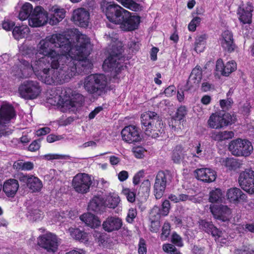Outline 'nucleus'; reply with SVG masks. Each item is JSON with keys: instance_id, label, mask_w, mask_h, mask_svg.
<instances>
[{"instance_id": "1", "label": "nucleus", "mask_w": 254, "mask_h": 254, "mask_svg": "<svg viewBox=\"0 0 254 254\" xmlns=\"http://www.w3.org/2000/svg\"><path fill=\"white\" fill-rule=\"evenodd\" d=\"M80 43H84V47L78 50V53H82V56L72 59V61L60 60L56 67L52 65V62L47 61L46 57L39 58L33 64H30L26 60L21 61L22 73L19 78H26L33 73L39 80L48 85L62 84L68 82L76 72H85L90 68L92 64L87 57L92 51V45L86 35H81L79 38Z\"/></svg>"}, {"instance_id": "2", "label": "nucleus", "mask_w": 254, "mask_h": 254, "mask_svg": "<svg viewBox=\"0 0 254 254\" xmlns=\"http://www.w3.org/2000/svg\"><path fill=\"white\" fill-rule=\"evenodd\" d=\"M84 34H78L76 37V43H72L65 36L60 34H53L40 41L36 47L38 53L46 57L47 61L50 59L52 65L56 67L59 64L58 61L72 59L82 56V53H78L77 49L81 51L85 47L84 43L79 42V38Z\"/></svg>"}, {"instance_id": "3", "label": "nucleus", "mask_w": 254, "mask_h": 254, "mask_svg": "<svg viewBox=\"0 0 254 254\" xmlns=\"http://www.w3.org/2000/svg\"><path fill=\"white\" fill-rule=\"evenodd\" d=\"M84 97L76 91L67 88L62 90L60 94H57L50 97L48 102L57 106L62 112H74L84 104Z\"/></svg>"}, {"instance_id": "4", "label": "nucleus", "mask_w": 254, "mask_h": 254, "mask_svg": "<svg viewBox=\"0 0 254 254\" xmlns=\"http://www.w3.org/2000/svg\"><path fill=\"white\" fill-rule=\"evenodd\" d=\"M83 84L84 89L88 94L94 98H98L106 92L107 78L103 74H90L84 79Z\"/></svg>"}, {"instance_id": "5", "label": "nucleus", "mask_w": 254, "mask_h": 254, "mask_svg": "<svg viewBox=\"0 0 254 254\" xmlns=\"http://www.w3.org/2000/svg\"><path fill=\"white\" fill-rule=\"evenodd\" d=\"M141 122L142 128L147 135L152 138L159 136L163 124L156 113L151 111L144 113L141 115Z\"/></svg>"}, {"instance_id": "6", "label": "nucleus", "mask_w": 254, "mask_h": 254, "mask_svg": "<svg viewBox=\"0 0 254 254\" xmlns=\"http://www.w3.org/2000/svg\"><path fill=\"white\" fill-rule=\"evenodd\" d=\"M101 8L105 13L107 18L111 22L115 24H119L123 21L125 12L128 11L114 3L102 1L101 2Z\"/></svg>"}, {"instance_id": "7", "label": "nucleus", "mask_w": 254, "mask_h": 254, "mask_svg": "<svg viewBox=\"0 0 254 254\" xmlns=\"http://www.w3.org/2000/svg\"><path fill=\"white\" fill-rule=\"evenodd\" d=\"M42 87L37 81L28 80L22 83L18 87L19 96L26 100L37 98L42 91Z\"/></svg>"}, {"instance_id": "8", "label": "nucleus", "mask_w": 254, "mask_h": 254, "mask_svg": "<svg viewBox=\"0 0 254 254\" xmlns=\"http://www.w3.org/2000/svg\"><path fill=\"white\" fill-rule=\"evenodd\" d=\"M236 120V116L234 115H232L228 113L222 114L216 112L210 115L207 124L211 128L219 129L234 124Z\"/></svg>"}, {"instance_id": "9", "label": "nucleus", "mask_w": 254, "mask_h": 254, "mask_svg": "<svg viewBox=\"0 0 254 254\" xmlns=\"http://www.w3.org/2000/svg\"><path fill=\"white\" fill-rule=\"evenodd\" d=\"M228 148L231 153L236 156H248L253 150L251 142L241 138L232 140Z\"/></svg>"}, {"instance_id": "10", "label": "nucleus", "mask_w": 254, "mask_h": 254, "mask_svg": "<svg viewBox=\"0 0 254 254\" xmlns=\"http://www.w3.org/2000/svg\"><path fill=\"white\" fill-rule=\"evenodd\" d=\"M91 176L86 173H78L72 180V187L75 192L85 194L90 190L92 184Z\"/></svg>"}, {"instance_id": "11", "label": "nucleus", "mask_w": 254, "mask_h": 254, "mask_svg": "<svg viewBox=\"0 0 254 254\" xmlns=\"http://www.w3.org/2000/svg\"><path fill=\"white\" fill-rule=\"evenodd\" d=\"M172 176L168 172L159 171L156 175L154 185V193L156 199L161 198L167 185L171 182Z\"/></svg>"}, {"instance_id": "12", "label": "nucleus", "mask_w": 254, "mask_h": 254, "mask_svg": "<svg viewBox=\"0 0 254 254\" xmlns=\"http://www.w3.org/2000/svg\"><path fill=\"white\" fill-rule=\"evenodd\" d=\"M124 58L120 53L111 54L104 62L103 68L105 71L115 72L117 76L123 69Z\"/></svg>"}, {"instance_id": "13", "label": "nucleus", "mask_w": 254, "mask_h": 254, "mask_svg": "<svg viewBox=\"0 0 254 254\" xmlns=\"http://www.w3.org/2000/svg\"><path fill=\"white\" fill-rule=\"evenodd\" d=\"M60 239L50 232L40 235L38 238V244L49 253H55L58 250L60 245Z\"/></svg>"}, {"instance_id": "14", "label": "nucleus", "mask_w": 254, "mask_h": 254, "mask_svg": "<svg viewBox=\"0 0 254 254\" xmlns=\"http://www.w3.org/2000/svg\"><path fill=\"white\" fill-rule=\"evenodd\" d=\"M19 53L23 56L22 59H19L20 63V69L14 73L15 76L19 78V76L22 73L21 63V61L26 60L29 62L30 64H33L36 60H38L36 56L35 47L31 45H27L26 43H23L19 47Z\"/></svg>"}, {"instance_id": "15", "label": "nucleus", "mask_w": 254, "mask_h": 254, "mask_svg": "<svg viewBox=\"0 0 254 254\" xmlns=\"http://www.w3.org/2000/svg\"><path fill=\"white\" fill-rule=\"evenodd\" d=\"M239 183L241 188L249 193H254V171L247 169L241 172L239 177Z\"/></svg>"}, {"instance_id": "16", "label": "nucleus", "mask_w": 254, "mask_h": 254, "mask_svg": "<svg viewBox=\"0 0 254 254\" xmlns=\"http://www.w3.org/2000/svg\"><path fill=\"white\" fill-rule=\"evenodd\" d=\"M48 14L41 6H36L28 19L29 25L37 27L45 24L48 21Z\"/></svg>"}, {"instance_id": "17", "label": "nucleus", "mask_w": 254, "mask_h": 254, "mask_svg": "<svg viewBox=\"0 0 254 254\" xmlns=\"http://www.w3.org/2000/svg\"><path fill=\"white\" fill-rule=\"evenodd\" d=\"M199 227L206 233L210 234L216 240L219 239L220 242L223 244H225V242L222 241L226 240L228 238V235L225 232L220 231L214 226L211 222L201 220L199 222Z\"/></svg>"}, {"instance_id": "18", "label": "nucleus", "mask_w": 254, "mask_h": 254, "mask_svg": "<svg viewBox=\"0 0 254 254\" xmlns=\"http://www.w3.org/2000/svg\"><path fill=\"white\" fill-rule=\"evenodd\" d=\"M210 210L215 219L223 222L229 221L231 218V209L227 205L212 204Z\"/></svg>"}, {"instance_id": "19", "label": "nucleus", "mask_w": 254, "mask_h": 254, "mask_svg": "<svg viewBox=\"0 0 254 254\" xmlns=\"http://www.w3.org/2000/svg\"><path fill=\"white\" fill-rule=\"evenodd\" d=\"M16 117L13 107L8 103H3L0 109V127H5Z\"/></svg>"}, {"instance_id": "20", "label": "nucleus", "mask_w": 254, "mask_h": 254, "mask_svg": "<svg viewBox=\"0 0 254 254\" xmlns=\"http://www.w3.org/2000/svg\"><path fill=\"white\" fill-rule=\"evenodd\" d=\"M130 12H125L123 21L120 23L121 28L126 31H131L137 29L140 22V17L138 15H131Z\"/></svg>"}, {"instance_id": "21", "label": "nucleus", "mask_w": 254, "mask_h": 254, "mask_svg": "<svg viewBox=\"0 0 254 254\" xmlns=\"http://www.w3.org/2000/svg\"><path fill=\"white\" fill-rule=\"evenodd\" d=\"M123 140L129 143L139 142L141 140L138 129L134 126L125 127L121 132Z\"/></svg>"}, {"instance_id": "22", "label": "nucleus", "mask_w": 254, "mask_h": 254, "mask_svg": "<svg viewBox=\"0 0 254 254\" xmlns=\"http://www.w3.org/2000/svg\"><path fill=\"white\" fill-rule=\"evenodd\" d=\"M237 68V64L234 61L227 62L224 64L222 59H219L216 62L215 70L217 74L228 76Z\"/></svg>"}, {"instance_id": "23", "label": "nucleus", "mask_w": 254, "mask_h": 254, "mask_svg": "<svg viewBox=\"0 0 254 254\" xmlns=\"http://www.w3.org/2000/svg\"><path fill=\"white\" fill-rule=\"evenodd\" d=\"M90 14L88 10L84 8H79L74 10L73 19L76 24L82 27L88 25Z\"/></svg>"}, {"instance_id": "24", "label": "nucleus", "mask_w": 254, "mask_h": 254, "mask_svg": "<svg viewBox=\"0 0 254 254\" xmlns=\"http://www.w3.org/2000/svg\"><path fill=\"white\" fill-rule=\"evenodd\" d=\"M253 6L248 2L246 5L240 6L237 10L239 20L243 24H250L252 22Z\"/></svg>"}, {"instance_id": "25", "label": "nucleus", "mask_w": 254, "mask_h": 254, "mask_svg": "<svg viewBox=\"0 0 254 254\" xmlns=\"http://www.w3.org/2000/svg\"><path fill=\"white\" fill-rule=\"evenodd\" d=\"M227 199L231 203L238 204L246 200V195L239 188H232L227 190L226 194Z\"/></svg>"}, {"instance_id": "26", "label": "nucleus", "mask_w": 254, "mask_h": 254, "mask_svg": "<svg viewBox=\"0 0 254 254\" xmlns=\"http://www.w3.org/2000/svg\"><path fill=\"white\" fill-rule=\"evenodd\" d=\"M123 225L122 219L116 216H109L103 222V228L108 232H112L120 229Z\"/></svg>"}, {"instance_id": "27", "label": "nucleus", "mask_w": 254, "mask_h": 254, "mask_svg": "<svg viewBox=\"0 0 254 254\" xmlns=\"http://www.w3.org/2000/svg\"><path fill=\"white\" fill-rule=\"evenodd\" d=\"M104 207L115 209L121 202V198L115 191H111L105 193L103 197Z\"/></svg>"}, {"instance_id": "28", "label": "nucleus", "mask_w": 254, "mask_h": 254, "mask_svg": "<svg viewBox=\"0 0 254 254\" xmlns=\"http://www.w3.org/2000/svg\"><path fill=\"white\" fill-rule=\"evenodd\" d=\"M220 41L221 46L225 51L231 52L234 50L235 45L234 44L233 34L231 31L229 30L224 31Z\"/></svg>"}, {"instance_id": "29", "label": "nucleus", "mask_w": 254, "mask_h": 254, "mask_svg": "<svg viewBox=\"0 0 254 254\" xmlns=\"http://www.w3.org/2000/svg\"><path fill=\"white\" fill-rule=\"evenodd\" d=\"M196 177L202 182L210 183L216 179V173L209 168H201L195 171Z\"/></svg>"}, {"instance_id": "30", "label": "nucleus", "mask_w": 254, "mask_h": 254, "mask_svg": "<svg viewBox=\"0 0 254 254\" xmlns=\"http://www.w3.org/2000/svg\"><path fill=\"white\" fill-rule=\"evenodd\" d=\"M19 185L18 181L14 179L6 180L3 185V191L8 197H13L17 191Z\"/></svg>"}, {"instance_id": "31", "label": "nucleus", "mask_w": 254, "mask_h": 254, "mask_svg": "<svg viewBox=\"0 0 254 254\" xmlns=\"http://www.w3.org/2000/svg\"><path fill=\"white\" fill-rule=\"evenodd\" d=\"M104 209L103 196L100 195H94L90 200L88 205V209L89 210L98 213L103 212Z\"/></svg>"}, {"instance_id": "32", "label": "nucleus", "mask_w": 254, "mask_h": 254, "mask_svg": "<svg viewBox=\"0 0 254 254\" xmlns=\"http://www.w3.org/2000/svg\"><path fill=\"white\" fill-rule=\"evenodd\" d=\"M202 71L201 67L196 65L193 68L190 75L188 84L191 87L198 86L202 79Z\"/></svg>"}, {"instance_id": "33", "label": "nucleus", "mask_w": 254, "mask_h": 254, "mask_svg": "<svg viewBox=\"0 0 254 254\" xmlns=\"http://www.w3.org/2000/svg\"><path fill=\"white\" fill-rule=\"evenodd\" d=\"M172 160L175 163H180L186 161L188 158L187 150L181 145H177L173 149L172 154Z\"/></svg>"}, {"instance_id": "34", "label": "nucleus", "mask_w": 254, "mask_h": 254, "mask_svg": "<svg viewBox=\"0 0 254 254\" xmlns=\"http://www.w3.org/2000/svg\"><path fill=\"white\" fill-rule=\"evenodd\" d=\"M80 219L91 228H96L101 224L99 218L91 213H86L81 215L80 216Z\"/></svg>"}, {"instance_id": "35", "label": "nucleus", "mask_w": 254, "mask_h": 254, "mask_svg": "<svg viewBox=\"0 0 254 254\" xmlns=\"http://www.w3.org/2000/svg\"><path fill=\"white\" fill-rule=\"evenodd\" d=\"M70 236L74 240L86 244L88 242V234L77 228L71 227L68 230Z\"/></svg>"}, {"instance_id": "36", "label": "nucleus", "mask_w": 254, "mask_h": 254, "mask_svg": "<svg viewBox=\"0 0 254 254\" xmlns=\"http://www.w3.org/2000/svg\"><path fill=\"white\" fill-rule=\"evenodd\" d=\"M235 133L233 131H213L211 133V138L218 142H222L234 137Z\"/></svg>"}, {"instance_id": "37", "label": "nucleus", "mask_w": 254, "mask_h": 254, "mask_svg": "<svg viewBox=\"0 0 254 254\" xmlns=\"http://www.w3.org/2000/svg\"><path fill=\"white\" fill-rule=\"evenodd\" d=\"M53 13L49 19V23L51 25H56L65 17V10L64 8H53Z\"/></svg>"}, {"instance_id": "38", "label": "nucleus", "mask_w": 254, "mask_h": 254, "mask_svg": "<svg viewBox=\"0 0 254 254\" xmlns=\"http://www.w3.org/2000/svg\"><path fill=\"white\" fill-rule=\"evenodd\" d=\"M29 28L26 25L16 26L13 28L12 34L15 39L26 37L29 34Z\"/></svg>"}, {"instance_id": "39", "label": "nucleus", "mask_w": 254, "mask_h": 254, "mask_svg": "<svg viewBox=\"0 0 254 254\" xmlns=\"http://www.w3.org/2000/svg\"><path fill=\"white\" fill-rule=\"evenodd\" d=\"M32 5L29 2H25L22 6L18 17L20 20H24L30 17L33 11Z\"/></svg>"}, {"instance_id": "40", "label": "nucleus", "mask_w": 254, "mask_h": 254, "mask_svg": "<svg viewBox=\"0 0 254 254\" xmlns=\"http://www.w3.org/2000/svg\"><path fill=\"white\" fill-rule=\"evenodd\" d=\"M126 8L132 11L138 12L143 10V6L133 0H117Z\"/></svg>"}, {"instance_id": "41", "label": "nucleus", "mask_w": 254, "mask_h": 254, "mask_svg": "<svg viewBox=\"0 0 254 254\" xmlns=\"http://www.w3.org/2000/svg\"><path fill=\"white\" fill-rule=\"evenodd\" d=\"M27 187L33 192H39L43 188V184L38 177L32 175Z\"/></svg>"}, {"instance_id": "42", "label": "nucleus", "mask_w": 254, "mask_h": 254, "mask_svg": "<svg viewBox=\"0 0 254 254\" xmlns=\"http://www.w3.org/2000/svg\"><path fill=\"white\" fill-rule=\"evenodd\" d=\"M224 199V193L220 189H215L209 192V200L212 203L222 202Z\"/></svg>"}, {"instance_id": "43", "label": "nucleus", "mask_w": 254, "mask_h": 254, "mask_svg": "<svg viewBox=\"0 0 254 254\" xmlns=\"http://www.w3.org/2000/svg\"><path fill=\"white\" fill-rule=\"evenodd\" d=\"M34 166L32 162L20 160L14 163L13 168L18 171H28L32 170L34 168Z\"/></svg>"}, {"instance_id": "44", "label": "nucleus", "mask_w": 254, "mask_h": 254, "mask_svg": "<svg viewBox=\"0 0 254 254\" xmlns=\"http://www.w3.org/2000/svg\"><path fill=\"white\" fill-rule=\"evenodd\" d=\"M207 37L206 34H201L196 37L194 50L197 53H201L203 51Z\"/></svg>"}, {"instance_id": "45", "label": "nucleus", "mask_w": 254, "mask_h": 254, "mask_svg": "<svg viewBox=\"0 0 254 254\" xmlns=\"http://www.w3.org/2000/svg\"><path fill=\"white\" fill-rule=\"evenodd\" d=\"M43 215V213L39 209L32 207L28 208L27 216L30 220L33 221L40 220L42 218Z\"/></svg>"}, {"instance_id": "46", "label": "nucleus", "mask_w": 254, "mask_h": 254, "mask_svg": "<svg viewBox=\"0 0 254 254\" xmlns=\"http://www.w3.org/2000/svg\"><path fill=\"white\" fill-rule=\"evenodd\" d=\"M41 157L45 160L52 161L53 160H64L69 159L70 156L67 155H62L59 154H47L41 156Z\"/></svg>"}, {"instance_id": "47", "label": "nucleus", "mask_w": 254, "mask_h": 254, "mask_svg": "<svg viewBox=\"0 0 254 254\" xmlns=\"http://www.w3.org/2000/svg\"><path fill=\"white\" fill-rule=\"evenodd\" d=\"M187 109L185 106L180 107L176 113L175 119H172V123H173L174 121L176 122L177 120L181 121L187 115Z\"/></svg>"}, {"instance_id": "48", "label": "nucleus", "mask_w": 254, "mask_h": 254, "mask_svg": "<svg viewBox=\"0 0 254 254\" xmlns=\"http://www.w3.org/2000/svg\"><path fill=\"white\" fill-rule=\"evenodd\" d=\"M254 247L251 245L244 246L241 249H236L234 254H253Z\"/></svg>"}, {"instance_id": "49", "label": "nucleus", "mask_w": 254, "mask_h": 254, "mask_svg": "<svg viewBox=\"0 0 254 254\" xmlns=\"http://www.w3.org/2000/svg\"><path fill=\"white\" fill-rule=\"evenodd\" d=\"M32 175L24 174L23 173H18L14 175L15 179L17 181L19 180L21 183L26 184H28L30 181Z\"/></svg>"}, {"instance_id": "50", "label": "nucleus", "mask_w": 254, "mask_h": 254, "mask_svg": "<svg viewBox=\"0 0 254 254\" xmlns=\"http://www.w3.org/2000/svg\"><path fill=\"white\" fill-rule=\"evenodd\" d=\"M150 182L149 181V180H144L141 185L140 186V187L138 190V193H142V194H148L150 191Z\"/></svg>"}, {"instance_id": "51", "label": "nucleus", "mask_w": 254, "mask_h": 254, "mask_svg": "<svg viewBox=\"0 0 254 254\" xmlns=\"http://www.w3.org/2000/svg\"><path fill=\"white\" fill-rule=\"evenodd\" d=\"M160 207L155 206L151 210L150 212V220H159L160 218L162 216L160 214Z\"/></svg>"}, {"instance_id": "52", "label": "nucleus", "mask_w": 254, "mask_h": 254, "mask_svg": "<svg viewBox=\"0 0 254 254\" xmlns=\"http://www.w3.org/2000/svg\"><path fill=\"white\" fill-rule=\"evenodd\" d=\"M170 224L166 222L164 223L162 229V233L160 235V238L162 241L166 240L170 233Z\"/></svg>"}, {"instance_id": "53", "label": "nucleus", "mask_w": 254, "mask_h": 254, "mask_svg": "<svg viewBox=\"0 0 254 254\" xmlns=\"http://www.w3.org/2000/svg\"><path fill=\"white\" fill-rule=\"evenodd\" d=\"M122 193L126 196L127 200L130 202H133L135 200V194L129 189L124 188Z\"/></svg>"}, {"instance_id": "54", "label": "nucleus", "mask_w": 254, "mask_h": 254, "mask_svg": "<svg viewBox=\"0 0 254 254\" xmlns=\"http://www.w3.org/2000/svg\"><path fill=\"white\" fill-rule=\"evenodd\" d=\"M170 209V203L168 200H165L162 203L161 207L160 208V214L162 216L168 215Z\"/></svg>"}, {"instance_id": "55", "label": "nucleus", "mask_w": 254, "mask_h": 254, "mask_svg": "<svg viewBox=\"0 0 254 254\" xmlns=\"http://www.w3.org/2000/svg\"><path fill=\"white\" fill-rule=\"evenodd\" d=\"M163 249L165 252L167 253H170L171 254H181L180 252L177 250L176 247L171 244H166L163 245Z\"/></svg>"}, {"instance_id": "56", "label": "nucleus", "mask_w": 254, "mask_h": 254, "mask_svg": "<svg viewBox=\"0 0 254 254\" xmlns=\"http://www.w3.org/2000/svg\"><path fill=\"white\" fill-rule=\"evenodd\" d=\"M201 21V19L199 17H194L190 22L188 25L189 31L193 32L196 30V27L198 26Z\"/></svg>"}, {"instance_id": "57", "label": "nucleus", "mask_w": 254, "mask_h": 254, "mask_svg": "<svg viewBox=\"0 0 254 254\" xmlns=\"http://www.w3.org/2000/svg\"><path fill=\"white\" fill-rule=\"evenodd\" d=\"M232 99L229 98L227 99L220 100V106L223 110H228L231 108L233 104Z\"/></svg>"}, {"instance_id": "58", "label": "nucleus", "mask_w": 254, "mask_h": 254, "mask_svg": "<svg viewBox=\"0 0 254 254\" xmlns=\"http://www.w3.org/2000/svg\"><path fill=\"white\" fill-rule=\"evenodd\" d=\"M172 242L178 247H182L183 243L182 238L177 233L173 232L171 237Z\"/></svg>"}, {"instance_id": "59", "label": "nucleus", "mask_w": 254, "mask_h": 254, "mask_svg": "<svg viewBox=\"0 0 254 254\" xmlns=\"http://www.w3.org/2000/svg\"><path fill=\"white\" fill-rule=\"evenodd\" d=\"M236 163L237 162L235 159L228 158L224 159L222 162V165L228 168L229 169H232L234 167H235Z\"/></svg>"}, {"instance_id": "60", "label": "nucleus", "mask_w": 254, "mask_h": 254, "mask_svg": "<svg viewBox=\"0 0 254 254\" xmlns=\"http://www.w3.org/2000/svg\"><path fill=\"white\" fill-rule=\"evenodd\" d=\"M136 215L137 212L136 209L133 208L129 209L126 218L127 221L129 223H132Z\"/></svg>"}, {"instance_id": "61", "label": "nucleus", "mask_w": 254, "mask_h": 254, "mask_svg": "<svg viewBox=\"0 0 254 254\" xmlns=\"http://www.w3.org/2000/svg\"><path fill=\"white\" fill-rule=\"evenodd\" d=\"M138 252L139 254H146L147 249L145 242L144 240L142 238L139 240Z\"/></svg>"}, {"instance_id": "62", "label": "nucleus", "mask_w": 254, "mask_h": 254, "mask_svg": "<svg viewBox=\"0 0 254 254\" xmlns=\"http://www.w3.org/2000/svg\"><path fill=\"white\" fill-rule=\"evenodd\" d=\"M150 230L152 232L157 233L160 228V222L159 220H151Z\"/></svg>"}, {"instance_id": "63", "label": "nucleus", "mask_w": 254, "mask_h": 254, "mask_svg": "<svg viewBox=\"0 0 254 254\" xmlns=\"http://www.w3.org/2000/svg\"><path fill=\"white\" fill-rule=\"evenodd\" d=\"M144 176V171L143 170L139 171L135 174L133 178V184L136 186L139 184L140 179Z\"/></svg>"}, {"instance_id": "64", "label": "nucleus", "mask_w": 254, "mask_h": 254, "mask_svg": "<svg viewBox=\"0 0 254 254\" xmlns=\"http://www.w3.org/2000/svg\"><path fill=\"white\" fill-rule=\"evenodd\" d=\"M14 23L9 20H4L2 23V28L6 31H9L13 28Z\"/></svg>"}]
</instances>
